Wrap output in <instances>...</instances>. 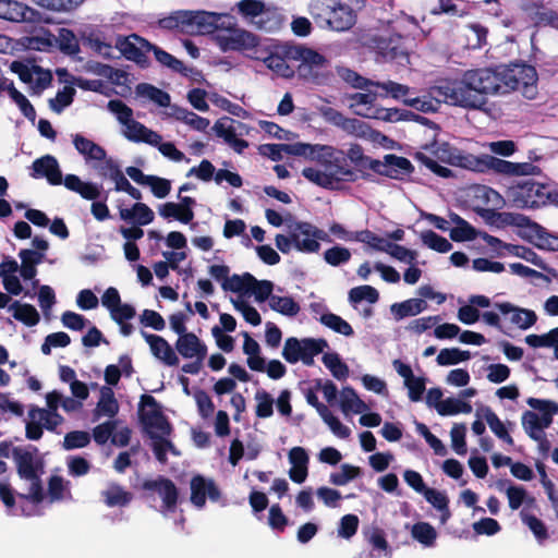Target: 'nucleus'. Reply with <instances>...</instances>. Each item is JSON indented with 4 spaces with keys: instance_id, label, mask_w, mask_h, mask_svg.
I'll return each mask as SVG.
<instances>
[{
    "instance_id": "864d4df0",
    "label": "nucleus",
    "mask_w": 558,
    "mask_h": 558,
    "mask_svg": "<svg viewBox=\"0 0 558 558\" xmlns=\"http://www.w3.org/2000/svg\"><path fill=\"white\" fill-rule=\"evenodd\" d=\"M136 93L143 98H147L150 101L157 104L160 107H172L170 105V95L150 84L142 83L136 87Z\"/></svg>"
},
{
    "instance_id": "393cba45",
    "label": "nucleus",
    "mask_w": 558,
    "mask_h": 558,
    "mask_svg": "<svg viewBox=\"0 0 558 558\" xmlns=\"http://www.w3.org/2000/svg\"><path fill=\"white\" fill-rule=\"evenodd\" d=\"M210 501H218L220 498V490L211 478L196 475L191 481V502L196 508H203L206 498Z\"/></svg>"
},
{
    "instance_id": "c9c22d12",
    "label": "nucleus",
    "mask_w": 558,
    "mask_h": 558,
    "mask_svg": "<svg viewBox=\"0 0 558 558\" xmlns=\"http://www.w3.org/2000/svg\"><path fill=\"white\" fill-rule=\"evenodd\" d=\"M472 195L477 207L488 210L501 209L505 198L495 190L486 185H476L472 189Z\"/></svg>"
},
{
    "instance_id": "3c124183",
    "label": "nucleus",
    "mask_w": 558,
    "mask_h": 558,
    "mask_svg": "<svg viewBox=\"0 0 558 558\" xmlns=\"http://www.w3.org/2000/svg\"><path fill=\"white\" fill-rule=\"evenodd\" d=\"M8 311L16 320L22 322L26 326L32 327L37 325L39 322V314L37 310L31 304H21L15 301L9 306Z\"/></svg>"
},
{
    "instance_id": "473e14b6",
    "label": "nucleus",
    "mask_w": 558,
    "mask_h": 558,
    "mask_svg": "<svg viewBox=\"0 0 558 558\" xmlns=\"http://www.w3.org/2000/svg\"><path fill=\"white\" fill-rule=\"evenodd\" d=\"M33 178H46L52 185L62 183V173L57 159L53 156L46 155L36 159L32 166Z\"/></svg>"
},
{
    "instance_id": "bf43d9fd",
    "label": "nucleus",
    "mask_w": 558,
    "mask_h": 558,
    "mask_svg": "<svg viewBox=\"0 0 558 558\" xmlns=\"http://www.w3.org/2000/svg\"><path fill=\"white\" fill-rule=\"evenodd\" d=\"M520 518L522 522L531 530L537 543L543 545L544 542L548 538V531L543 521L535 515L527 513L525 510L520 512Z\"/></svg>"
},
{
    "instance_id": "680f3d73",
    "label": "nucleus",
    "mask_w": 558,
    "mask_h": 558,
    "mask_svg": "<svg viewBox=\"0 0 558 558\" xmlns=\"http://www.w3.org/2000/svg\"><path fill=\"white\" fill-rule=\"evenodd\" d=\"M420 239L426 247L439 253H447L452 248V244L446 238L432 230L422 231Z\"/></svg>"
},
{
    "instance_id": "79ce46f5",
    "label": "nucleus",
    "mask_w": 558,
    "mask_h": 558,
    "mask_svg": "<svg viewBox=\"0 0 558 558\" xmlns=\"http://www.w3.org/2000/svg\"><path fill=\"white\" fill-rule=\"evenodd\" d=\"M33 11L25 4L14 0H0V19L10 22L31 20Z\"/></svg>"
},
{
    "instance_id": "7ed1b4c3",
    "label": "nucleus",
    "mask_w": 558,
    "mask_h": 558,
    "mask_svg": "<svg viewBox=\"0 0 558 558\" xmlns=\"http://www.w3.org/2000/svg\"><path fill=\"white\" fill-rule=\"evenodd\" d=\"M140 416L145 429L153 439V450L160 462H166L168 452L174 456L179 454L172 442L167 439L171 433V426L154 397L142 396Z\"/></svg>"
},
{
    "instance_id": "20e7f679",
    "label": "nucleus",
    "mask_w": 558,
    "mask_h": 558,
    "mask_svg": "<svg viewBox=\"0 0 558 558\" xmlns=\"http://www.w3.org/2000/svg\"><path fill=\"white\" fill-rule=\"evenodd\" d=\"M17 471L25 488L19 493L20 514L36 515L37 506L46 500L45 493L38 477V460L35 453L28 450L14 451Z\"/></svg>"
},
{
    "instance_id": "13d9d810",
    "label": "nucleus",
    "mask_w": 558,
    "mask_h": 558,
    "mask_svg": "<svg viewBox=\"0 0 558 558\" xmlns=\"http://www.w3.org/2000/svg\"><path fill=\"white\" fill-rule=\"evenodd\" d=\"M452 160V166L477 172L484 171V155L477 157L472 154L463 153L459 149H456V154Z\"/></svg>"
},
{
    "instance_id": "e2e57ef3",
    "label": "nucleus",
    "mask_w": 558,
    "mask_h": 558,
    "mask_svg": "<svg viewBox=\"0 0 558 558\" xmlns=\"http://www.w3.org/2000/svg\"><path fill=\"white\" fill-rule=\"evenodd\" d=\"M472 410V405L466 401L459 398H447L439 404L438 414L442 416L459 413L470 414Z\"/></svg>"
},
{
    "instance_id": "2eb2a0df",
    "label": "nucleus",
    "mask_w": 558,
    "mask_h": 558,
    "mask_svg": "<svg viewBox=\"0 0 558 558\" xmlns=\"http://www.w3.org/2000/svg\"><path fill=\"white\" fill-rule=\"evenodd\" d=\"M231 288V292L238 293L243 296L254 295L255 301L262 303L264 301L270 302L274 284L268 280H257L248 272L243 275H234V278L227 284Z\"/></svg>"
},
{
    "instance_id": "a878e982",
    "label": "nucleus",
    "mask_w": 558,
    "mask_h": 558,
    "mask_svg": "<svg viewBox=\"0 0 558 558\" xmlns=\"http://www.w3.org/2000/svg\"><path fill=\"white\" fill-rule=\"evenodd\" d=\"M239 13L251 24L255 25L259 29L269 31L270 26H267V21L272 15V12L266 9L265 4L260 0H241L236 3Z\"/></svg>"
},
{
    "instance_id": "c756f323",
    "label": "nucleus",
    "mask_w": 558,
    "mask_h": 558,
    "mask_svg": "<svg viewBox=\"0 0 558 558\" xmlns=\"http://www.w3.org/2000/svg\"><path fill=\"white\" fill-rule=\"evenodd\" d=\"M178 353L189 360L204 361L207 355V345L195 333L181 335L175 341Z\"/></svg>"
},
{
    "instance_id": "6e6d98bb",
    "label": "nucleus",
    "mask_w": 558,
    "mask_h": 558,
    "mask_svg": "<svg viewBox=\"0 0 558 558\" xmlns=\"http://www.w3.org/2000/svg\"><path fill=\"white\" fill-rule=\"evenodd\" d=\"M361 475V469L359 466L343 463L339 470L330 473L329 483L335 486H344Z\"/></svg>"
},
{
    "instance_id": "39448f33",
    "label": "nucleus",
    "mask_w": 558,
    "mask_h": 558,
    "mask_svg": "<svg viewBox=\"0 0 558 558\" xmlns=\"http://www.w3.org/2000/svg\"><path fill=\"white\" fill-rule=\"evenodd\" d=\"M506 197L512 207L534 209L547 205H558V190L551 183L524 180L508 187Z\"/></svg>"
},
{
    "instance_id": "f704fd0d",
    "label": "nucleus",
    "mask_w": 558,
    "mask_h": 558,
    "mask_svg": "<svg viewBox=\"0 0 558 558\" xmlns=\"http://www.w3.org/2000/svg\"><path fill=\"white\" fill-rule=\"evenodd\" d=\"M45 498L46 500L37 506V514L41 513V508L45 506L71 499L70 482L58 475L51 476L48 483V494H45Z\"/></svg>"
},
{
    "instance_id": "774afa93",
    "label": "nucleus",
    "mask_w": 558,
    "mask_h": 558,
    "mask_svg": "<svg viewBox=\"0 0 558 558\" xmlns=\"http://www.w3.org/2000/svg\"><path fill=\"white\" fill-rule=\"evenodd\" d=\"M57 41L61 51L68 54H76L80 51V44L76 34L69 28H60Z\"/></svg>"
},
{
    "instance_id": "5fc2aeb1",
    "label": "nucleus",
    "mask_w": 558,
    "mask_h": 558,
    "mask_svg": "<svg viewBox=\"0 0 558 558\" xmlns=\"http://www.w3.org/2000/svg\"><path fill=\"white\" fill-rule=\"evenodd\" d=\"M29 418L38 423L41 427L47 429H54L63 421L59 413H54L47 409L34 408L28 413Z\"/></svg>"
},
{
    "instance_id": "37998d69",
    "label": "nucleus",
    "mask_w": 558,
    "mask_h": 558,
    "mask_svg": "<svg viewBox=\"0 0 558 558\" xmlns=\"http://www.w3.org/2000/svg\"><path fill=\"white\" fill-rule=\"evenodd\" d=\"M102 501L110 508L124 507L132 500V494L122 486L110 483L100 493Z\"/></svg>"
},
{
    "instance_id": "8fccbe9b",
    "label": "nucleus",
    "mask_w": 558,
    "mask_h": 558,
    "mask_svg": "<svg viewBox=\"0 0 558 558\" xmlns=\"http://www.w3.org/2000/svg\"><path fill=\"white\" fill-rule=\"evenodd\" d=\"M531 238L533 243L542 248L548 251H558V236L549 233L542 226L534 223L530 227Z\"/></svg>"
},
{
    "instance_id": "f03ea898",
    "label": "nucleus",
    "mask_w": 558,
    "mask_h": 558,
    "mask_svg": "<svg viewBox=\"0 0 558 558\" xmlns=\"http://www.w3.org/2000/svg\"><path fill=\"white\" fill-rule=\"evenodd\" d=\"M329 155L330 157H323L315 166L305 167L302 175L311 183L327 190H340L344 183L355 181L356 173L342 156V151L332 146Z\"/></svg>"
},
{
    "instance_id": "412c9836",
    "label": "nucleus",
    "mask_w": 558,
    "mask_h": 558,
    "mask_svg": "<svg viewBox=\"0 0 558 558\" xmlns=\"http://www.w3.org/2000/svg\"><path fill=\"white\" fill-rule=\"evenodd\" d=\"M116 47L126 59L136 62L141 66H145L147 64L146 53L150 51L153 44L132 34L128 37H118Z\"/></svg>"
},
{
    "instance_id": "2f4dec72",
    "label": "nucleus",
    "mask_w": 558,
    "mask_h": 558,
    "mask_svg": "<svg viewBox=\"0 0 558 558\" xmlns=\"http://www.w3.org/2000/svg\"><path fill=\"white\" fill-rule=\"evenodd\" d=\"M495 307L502 314L509 316L511 324L522 330L531 328L537 320L534 311L518 307L509 302L496 303Z\"/></svg>"
},
{
    "instance_id": "052dcab7",
    "label": "nucleus",
    "mask_w": 558,
    "mask_h": 558,
    "mask_svg": "<svg viewBox=\"0 0 558 558\" xmlns=\"http://www.w3.org/2000/svg\"><path fill=\"white\" fill-rule=\"evenodd\" d=\"M422 495L430 505H433V507L442 512L441 523H446L450 518V512L448 510V498L446 494L427 487Z\"/></svg>"
},
{
    "instance_id": "c85d7f7f",
    "label": "nucleus",
    "mask_w": 558,
    "mask_h": 558,
    "mask_svg": "<svg viewBox=\"0 0 558 558\" xmlns=\"http://www.w3.org/2000/svg\"><path fill=\"white\" fill-rule=\"evenodd\" d=\"M332 153V146L323 144H310L303 142L288 143L286 147V154L303 157L306 160L319 162L323 157H330Z\"/></svg>"
},
{
    "instance_id": "4c0bfd02",
    "label": "nucleus",
    "mask_w": 558,
    "mask_h": 558,
    "mask_svg": "<svg viewBox=\"0 0 558 558\" xmlns=\"http://www.w3.org/2000/svg\"><path fill=\"white\" fill-rule=\"evenodd\" d=\"M119 216L123 221L134 222L137 226H147L155 218L153 209L141 202L135 203L131 208H120Z\"/></svg>"
},
{
    "instance_id": "ddd939ff",
    "label": "nucleus",
    "mask_w": 558,
    "mask_h": 558,
    "mask_svg": "<svg viewBox=\"0 0 558 558\" xmlns=\"http://www.w3.org/2000/svg\"><path fill=\"white\" fill-rule=\"evenodd\" d=\"M213 130L235 153L242 154L248 147V142L243 137L250 136L253 128L232 118L222 117L215 122Z\"/></svg>"
},
{
    "instance_id": "69168bd1",
    "label": "nucleus",
    "mask_w": 558,
    "mask_h": 558,
    "mask_svg": "<svg viewBox=\"0 0 558 558\" xmlns=\"http://www.w3.org/2000/svg\"><path fill=\"white\" fill-rule=\"evenodd\" d=\"M76 94L75 88L71 84H66L60 89L54 98L49 100V107L56 113H61L66 107H69L74 99Z\"/></svg>"
},
{
    "instance_id": "0eeeda50",
    "label": "nucleus",
    "mask_w": 558,
    "mask_h": 558,
    "mask_svg": "<svg viewBox=\"0 0 558 558\" xmlns=\"http://www.w3.org/2000/svg\"><path fill=\"white\" fill-rule=\"evenodd\" d=\"M182 24L198 34H210L215 31L220 32L221 27L230 26L232 15L229 13H218L210 11H180L174 17L163 20L162 23L167 27Z\"/></svg>"
},
{
    "instance_id": "0e129e2a",
    "label": "nucleus",
    "mask_w": 558,
    "mask_h": 558,
    "mask_svg": "<svg viewBox=\"0 0 558 558\" xmlns=\"http://www.w3.org/2000/svg\"><path fill=\"white\" fill-rule=\"evenodd\" d=\"M234 308L242 314L243 318L253 326H258L262 323V317L257 310L252 306L245 296L238 295L232 300Z\"/></svg>"
},
{
    "instance_id": "f3484780",
    "label": "nucleus",
    "mask_w": 558,
    "mask_h": 558,
    "mask_svg": "<svg viewBox=\"0 0 558 558\" xmlns=\"http://www.w3.org/2000/svg\"><path fill=\"white\" fill-rule=\"evenodd\" d=\"M32 246L33 248L21 250L19 257L21 259V277L25 281H32V286L35 289L38 286V280L35 279L37 266L44 262L49 243L40 236H35L32 241Z\"/></svg>"
},
{
    "instance_id": "9b49d317",
    "label": "nucleus",
    "mask_w": 558,
    "mask_h": 558,
    "mask_svg": "<svg viewBox=\"0 0 558 558\" xmlns=\"http://www.w3.org/2000/svg\"><path fill=\"white\" fill-rule=\"evenodd\" d=\"M313 12L336 32H345L356 22L354 10L338 0H319L313 7Z\"/></svg>"
},
{
    "instance_id": "6ab92c4d",
    "label": "nucleus",
    "mask_w": 558,
    "mask_h": 558,
    "mask_svg": "<svg viewBox=\"0 0 558 558\" xmlns=\"http://www.w3.org/2000/svg\"><path fill=\"white\" fill-rule=\"evenodd\" d=\"M292 47L282 46L270 49L260 44L258 50L253 54V59L263 61L275 74L289 78L294 74L293 68L288 64V60L292 59L288 50Z\"/></svg>"
},
{
    "instance_id": "a211bd4d",
    "label": "nucleus",
    "mask_w": 558,
    "mask_h": 558,
    "mask_svg": "<svg viewBox=\"0 0 558 558\" xmlns=\"http://www.w3.org/2000/svg\"><path fill=\"white\" fill-rule=\"evenodd\" d=\"M288 53H290L292 60L300 61V76L313 82L319 80L328 62L323 54L302 46H293L288 50Z\"/></svg>"
},
{
    "instance_id": "f8f14e48",
    "label": "nucleus",
    "mask_w": 558,
    "mask_h": 558,
    "mask_svg": "<svg viewBox=\"0 0 558 558\" xmlns=\"http://www.w3.org/2000/svg\"><path fill=\"white\" fill-rule=\"evenodd\" d=\"M327 347L328 343L324 339H298L290 337L284 342L282 356L290 364H295L301 361L305 365H312L314 357L322 353Z\"/></svg>"
},
{
    "instance_id": "58836bf2",
    "label": "nucleus",
    "mask_w": 558,
    "mask_h": 558,
    "mask_svg": "<svg viewBox=\"0 0 558 558\" xmlns=\"http://www.w3.org/2000/svg\"><path fill=\"white\" fill-rule=\"evenodd\" d=\"M496 487L506 494L511 510H518L522 505L534 501L524 487L512 485L508 481H498Z\"/></svg>"
},
{
    "instance_id": "338daca9",
    "label": "nucleus",
    "mask_w": 558,
    "mask_h": 558,
    "mask_svg": "<svg viewBox=\"0 0 558 558\" xmlns=\"http://www.w3.org/2000/svg\"><path fill=\"white\" fill-rule=\"evenodd\" d=\"M319 322L326 326L327 328L333 330L337 333H340L345 337L353 336L354 331L351 325L344 320L342 317L333 314L328 313V315H324L319 317Z\"/></svg>"
},
{
    "instance_id": "72a5a7b5",
    "label": "nucleus",
    "mask_w": 558,
    "mask_h": 558,
    "mask_svg": "<svg viewBox=\"0 0 558 558\" xmlns=\"http://www.w3.org/2000/svg\"><path fill=\"white\" fill-rule=\"evenodd\" d=\"M21 272V265L11 257H5L0 263V277L4 289L12 295H20L23 292V286L16 272Z\"/></svg>"
},
{
    "instance_id": "f257e3e1",
    "label": "nucleus",
    "mask_w": 558,
    "mask_h": 558,
    "mask_svg": "<svg viewBox=\"0 0 558 558\" xmlns=\"http://www.w3.org/2000/svg\"><path fill=\"white\" fill-rule=\"evenodd\" d=\"M466 80L484 98L487 95H505L519 90L527 99L537 94V72L527 64H512L496 69H478L466 71Z\"/></svg>"
},
{
    "instance_id": "b1692460",
    "label": "nucleus",
    "mask_w": 558,
    "mask_h": 558,
    "mask_svg": "<svg viewBox=\"0 0 558 558\" xmlns=\"http://www.w3.org/2000/svg\"><path fill=\"white\" fill-rule=\"evenodd\" d=\"M373 171L395 180H402L410 175L413 171V166L409 159L389 154L383 160H376Z\"/></svg>"
},
{
    "instance_id": "09e8293b",
    "label": "nucleus",
    "mask_w": 558,
    "mask_h": 558,
    "mask_svg": "<svg viewBox=\"0 0 558 558\" xmlns=\"http://www.w3.org/2000/svg\"><path fill=\"white\" fill-rule=\"evenodd\" d=\"M268 305L272 311L287 317H295L301 311L300 304L290 295L275 293Z\"/></svg>"
},
{
    "instance_id": "c03bdc74",
    "label": "nucleus",
    "mask_w": 558,
    "mask_h": 558,
    "mask_svg": "<svg viewBox=\"0 0 558 558\" xmlns=\"http://www.w3.org/2000/svg\"><path fill=\"white\" fill-rule=\"evenodd\" d=\"M427 308V303L423 299H409L400 303H393L390 312L396 320H401L409 316H416Z\"/></svg>"
},
{
    "instance_id": "dca6fc26",
    "label": "nucleus",
    "mask_w": 558,
    "mask_h": 558,
    "mask_svg": "<svg viewBox=\"0 0 558 558\" xmlns=\"http://www.w3.org/2000/svg\"><path fill=\"white\" fill-rule=\"evenodd\" d=\"M526 403L534 411H525L522 414L523 428H529L530 423L534 429L545 430L551 425L554 416L558 414V403L556 401L529 398Z\"/></svg>"
},
{
    "instance_id": "6e6552de",
    "label": "nucleus",
    "mask_w": 558,
    "mask_h": 558,
    "mask_svg": "<svg viewBox=\"0 0 558 558\" xmlns=\"http://www.w3.org/2000/svg\"><path fill=\"white\" fill-rule=\"evenodd\" d=\"M107 108L123 126L122 134L125 138L134 143H146L148 145L158 143V133L134 120L133 110L122 100L112 99L108 102Z\"/></svg>"
},
{
    "instance_id": "a19ab883",
    "label": "nucleus",
    "mask_w": 558,
    "mask_h": 558,
    "mask_svg": "<svg viewBox=\"0 0 558 558\" xmlns=\"http://www.w3.org/2000/svg\"><path fill=\"white\" fill-rule=\"evenodd\" d=\"M339 404L345 416L361 414L368 410V405L357 396L354 389L343 388L339 393Z\"/></svg>"
},
{
    "instance_id": "603ef678",
    "label": "nucleus",
    "mask_w": 558,
    "mask_h": 558,
    "mask_svg": "<svg viewBox=\"0 0 558 558\" xmlns=\"http://www.w3.org/2000/svg\"><path fill=\"white\" fill-rule=\"evenodd\" d=\"M441 101L442 99L438 95H434L432 90L429 95L404 99L407 106L425 113L436 112Z\"/></svg>"
},
{
    "instance_id": "423d86ee",
    "label": "nucleus",
    "mask_w": 558,
    "mask_h": 558,
    "mask_svg": "<svg viewBox=\"0 0 558 558\" xmlns=\"http://www.w3.org/2000/svg\"><path fill=\"white\" fill-rule=\"evenodd\" d=\"M432 93L438 95L444 102L470 109H481L486 105V98L477 93L466 80V72L461 80L445 81L432 87Z\"/></svg>"
},
{
    "instance_id": "7c9ffc66",
    "label": "nucleus",
    "mask_w": 558,
    "mask_h": 558,
    "mask_svg": "<svg viewBox=\"0 0 558 558\" xmlns=\"http://www.w3.org/2000/svg\"><path fill=\"white\" fill-rule=\"evenodd\" d=\"M72 143L76 151L83 157L86 165L94 167V165L105 160L106 158V150L81 133L72 135Z\"/></svg>"
},
{
    "instance_id": "4be33fe9",
    "label": "nucleus",
    "mask_w": 558,
    "mask_h": 558,
    "mask_svg": "<svg viewBox=\"0 0 558 558\" xmlns=\"http://www.w3.org/2000/svg\"><path fill=\"white\" fill-rule=\"evenodd\" d=\"M179 202H167L158 206V214L167 220H177L187 225L194 219L196 201L190 196H180Z\"/></svg>"
},
{
    "instance_id": "4d7b16f0",
    "label": "nucleus",
    "mask_w": 558,
    "mask_h": 558,
    "mask_svg": "<svg viewBox=\"0 0 558 558\" xmlns=\"http://www.w3.org/2000/svg\"><path fill=\"white\" fill-rule=\"evenodd\" d=\"M255 414L259 418H268L274 414L275 399L265 389H258L254 395Z\"/></svg>"
},
{
    "instance_id": "49530a36",
    "label": "nucleus",
    "mask_w": 558,
    "mask_h": 558,
    "mask_svg": "<svg viewBox=\"0 0 558 558\" xmlns=\"http://www.w3.org/2000/svg\"><path fill=\"white\" fill-rule=\"evenodd\" d=\"M476 416L486 421L492 432L505 442L512 445L513 439L508 434L505 424L500 421L497 414L488 407L481 408L476 411Z\"/></svg>"
},
{
    "instance_id": "e433bc0d",
    "label": "nucleus",
    "mask_w": 558,
    "mask_h": 558,
    "mask_svg": "<svg viewBox=\"0 0 558 558\" xmlns=\"http://www.w3.org/2000/svg\"><path fill=\"white\" fill-rule=\"evenodd\" d=\"M145 488L154 490L162 499L163 509L171 511L177 504L178 490L174 484L166 478H159L157 481L147 482Z\"/></svg>"
},
{
    "instance_id": "a18cd8bd",
    "label": "nucleus",
    "mask_w": 558,
    "mask_h": 558,
    "mask_svg": "<svg viewBox=\"0 0 558 558\" xmlns=\"http://www.w3.org/2000/svg\"><path fill=\"white\" fill-rule=\"evenodd\" d=\"M411 536L424 548H434L437 543L438 532L428 522H416L411 526Z\"/></svg>"
},
{
    "instance_id": "bb28decb",
    "label": "nucleus",
    "mask_w": 558,
    "mask_h": 558,
    "mask_svg": "<svg viewBox=\"0 0 558 558\" xmlns=\"http://www.w3.org/2000/svg\"><path fill=\"white\" fill-rule=\"evenodd\" d=\"M142 337L149 345V350L155 359L167 366H177L180 362L175 351L169 342L161 336L141 331Z\"/></svg>"
},
{
    "instance_id": "ea45409f",
    "label": "nucleus",
    "mask_w": 558,
    "mask_h": 558,
    "mask_svg": "<svg viewBox=\"0 0 558 558\" xmlns=\"http://www.w3.org/2000/svg\"><path fill=\"white\" fill-rule=\"evenodd\" d=\"M166 114L170 118L183 122L191 129L198 132L206 131V129L210 124L208 119L203 118L192 111H189L186 108H181L175 105L170 107V111H168Z\"/></svg>"
},
{
    "instance_id": "4468645a",
    "label": "nucleus",
    "mask_w": 558,
    "mask_h": 558,
    "mask_svg": "<svg viewBox=\"0 0 558 558\" xmlns=\"http://www.w3.org/2000/svg\"><path fill=\"white\" fill-rule=\"evenodd\" d=\"M454 147L445 142H435L424 147L423 151L416 153V159L435 174L441 178H449L451 170L439 165L438 161L452 166V159L456 154Z\"/></svg>"
},
{
    "instance_id": "aec40b11",
    "label": "nucleus",
    "mask_w": 558,
    "mask_h": 558,
    "mask_svg": "<svg viewBox=\"0 0 558 558\" xmlns=\"http://www.w3.org/2000/svg\"><path fill=\"white\" fill-rule=\"evenodd\" d=\"M10 69L19 75L22 82L28 84L37 95L46 89L52 80L49 71L41 69L31 61H13Z\"/></svg>"
},
{
    "instance_id": "cd10ccee",
    "label": "nucleus",
    "mask_w": 558,
    "mask_h": 558,
    "mask_svg": "<svg viewBox=\"0 0 558 558\" xmlns=\"http://www.w3.org/2000/svg\"><path fill=\"white\" fill-rule=\"evenodd\" d=\"M392 366L398 375L403 378L409 399L413 402H418L425 391L426 379L414 376L411 366L400 360H395Z\"/></svg>"
},
{
    "instance_id": "5701e85b",
    "label": "nucleus",
    "mask_w": 558,
    "mask_h": 558,
    "mask_svg": "<svg viewBox=\"0 0 558 558\" xmlns=\"http://www.w3.org/2000/svg\"><path fill=\"white\" fill-rule=\"evenodd\" d=\"M77 34L82 44L92 49L105 59L113 58V47L110 40H107L100 29L94 25H83Z\"/></svg>"
},
{
    "instance_id": "de8ad7c7",
    "label": "nucleus",
    "mask_w": 558,
    "mask_h": 558,
    "mask_svg": "<svg viewBox=\"0 0 558 558\" xmlns=\"http://www.w3.org/2000/svg\"><path fill=\"white\" fill-rule=\"evenodd\" d=\"M119 411V404L114 398L113 390L110 387L104 386L100 389V399L95 409V417L101 416L113 417Z\"/></svg>"
},
{
    "instance_id": "1a4fd4ad",
    "label": "nucleus",
    "mask_w": 558,
    "mask_h": 558,
    "mask_svg": "<svg viewBox=\"0 0 558 558\" xmlns=\"http://www.w3.org/2000/svg\"><path fill=\"white\" fill-rule=\"evenodd\" d=\"M277 248L283 254L290 253L292 250L302 253H316L320 248V244L316 239L311 236V223L304 221H293L287 225V234H277Z\"/></svg>"
},
{
    "instance_id": "9d476101",
    "label": "nucleus",
    "mask_w": 558,
    "mask_h": 558,
    "mask_svg": "<svg viewBox=\"0 0 558 558\" xmlns=\"http://www.w3.org/2000/svg\"><path fill=\"white\" fill-rule=\"evenodd\" d=\"M215 41L223 52L240 51L251 59H253V54L260 46L258 38L254 34L236 26V21L233 16L229 27H221L220 32L216 33Z\"/></svg>"
}]
</instances>
